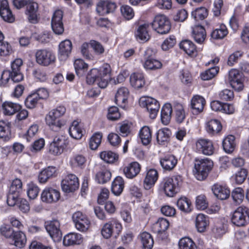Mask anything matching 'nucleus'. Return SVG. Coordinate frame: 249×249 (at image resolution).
Here are the masks:
<instances>
[{"label": "nucleus", "mask_w": 249, "mask_h": 249, "mask_svg": "<svg viewBox=\"0 0 249 249\" xmlns=\"http://www.w3.org/2000/svg\"><path fill=\"white\" fill-rule=\"evenodd\" d=\"M69 132L72 138L76 140L80 139L83 135L82 129L77 121L72 122L69 127Z\"/></svg>", "instance_id": "nucleus-32"}, {"label": "nucleus", "mask_w": 249, "mask_h": 249, "mask_svg": "<svg viewBox=\"0 0 249 249\" xmlns=\"http://www.w3.org/2000/svg\"><path fill=\"white\" fill-rule=\"evenodd\" d=\"M11 137L10 124L0 121V139L4 141H8Z\"/></svg>", "instance_id": "nucleus-44"}, {"label": "nucleus", "mask_w": 249, "mask_h": 249, "mask_svg": "<svg viewBox=\"0 0 249 249\" xmlns=\"http://www.w3.org/2000/svg\"><path fill=\"white\" fill-rule=\"evenodd\" d=\"M179 249H196V246L193 240L188 237L180 239L178 242Z\"/></svg>", "instance_id": "nucleus-49"}, {"label": "nucleus", "mask_w": 249, "mask_h": 249, "mask_svg": "<svg viewBox=\"0 0 249 249\" xmlns=\"http://www.w3.org/2000/svg\"><path fill=\"white\" fill-rule=\"evenodd\" d=\"M45 120L46 124L50 126L57 127L60 128L61 127V124L58 120V118L55 117L53 113L50 111L46 116Z\"/></svg>", "instance_id": "nucleus-56"}, {"label": "nucleus", "mask_w": 249, "mask_h": 249, "mask_svg": "<svg viewBox=\"0 0 249 249\" xmlns=\"http://www.w3.org/2000/svg\"><path fill=\"white\" fill-rule=\"evenodd\" d=\"M68 144V141L63 136L55 137L49 146L50 152L53 155L61 154Z\"/></svg>", "instance_id": "nucleus-10"}, {"label": "nucleus", "mask_w": 249, "mask_h": 249, "mask_svg": "<svg viewBox=\"0 0 249 249\" xmlns=\"http://www.w3.org/2000/svg\"><path fill=\"white\" fill-rule=\"evenodd\" d=\"M103 135L100 132L94 133L89 140V146L91 150H96L100 145Z\"/></svg>", "instance_id": "nucleus-50"}, {"label": "nucleus", "mask_w": 249, "mask_h": 249, "mask_svg": "<svg viewBox=\"0 0 249 249\" xmlns=\"http://www.w3.org/2000/svg\"><path fill=\"white\" fill-rule=\"evenodd\" d=\"M218 72V68L215 67H212L200 74L201 78L203 80H209L213 78Z\"/></svg>", "instance_id": "nucleus-59"}, {"label": "nucleus", "mask_w": 249, "mask_h": 249, "mask_svg": "<svg viewBox=\"0 0 249 249\" xmlns=\"http://www.w3.org/2000/svg\"><path fill=\"white\" fill-rule=\"evenodd\" d=\"M149 24L144 23L140 25L137 30L136 36L138 39L142 41H146L150 38V36L148 32Z\"/></svg>", "instance_id": "nucleus-34"}, {"label": "nucleus", "mask_w": 249, "mask_h": 249, "mask_svg": "<svg viewBox=\"0 0 249 249\" xmlns=\"http://www.w3.org/2000/svg\"><path fill=\"white\" fill-rule=\"evenodd\" d=\"M228 80L232 88L235 91L239 92L244 89V77L237 70L232 69L229 71Z\"/></svg>", "instance_id": "nucleus-8"}, {"label": "nucleus", "mask_w": 249, "mask_h": 249, "mask_svg": "<svg viewBox=\"0 0 249 249\" xmlns=\"http://www.w3.org/2000/svg\"><path fill=\"white\" fill-rule=\"evenodd\" d=\"M13 244L19 248H23L26 243V237L25 234L22 231H16L14 233L12 236Z\"/></svg>", "instance_id": "nucleus-45"}, {"label": "nucleus", "mask_w": 249, "mask_h": 249, "mask_svg": "<svg viewBox=\"0 0 249 249\" xmlns=\"http://www.w3.org/2000/svg\"><path fill=\"white\" fill-rule=\"evenodd\" d=\"M39 189L38 186L33 182H30L27 185V193L30 199H34L38 196Z\"/></svg>", "instance_id": "nucleus-60"}, {"label": "nucleus", "mask_w": 249, "mask_h": 249, "mask_svg": "<svg viewBox=\"0 0 249 249\" xmlns=\"http://www.w3.org/2000/svg\"><path fill=\"white\" fill-rule=\"evenodd\" d=\"M143 66L147 70H156L161 68L162 64L159 60L148 56L144 61Z\"/></svg>", "instance_id": "nucleus-43"}, {"label": "nucleus", "mask_w": 249, "mask_h": 249, "mask_svg": "<svg viewBox=\"0 0 249 249\" xmlns=\"http://www.w3.org/2000/svg\"><path fill=\"white\" fill-rule=\"evenodd\" d=\"M222 146L224 150L227 153H232L236 146L235 137L233 135H229L223 141Z\"/></svg>", "instance_id": "nucleus-40"}, {"label": "nucleus", "mask_w": 249, "mask_h": 249, "mask_svg": "<svg viewBox=\"0 0 249 249\" xmlns=\"http://www.w3.org/2000/svg\"><path fill=\"white\" fill-rule=\"evenodd\" d=\"M139 238L143 249H151L153 247L154 240L151 235L147 232L141 233Z\"/></svg>", "instance_id": "nucleus-38"}, {"label": "nucleus", "mask_w": 249, "mask_h": 249, "mask_svg": "<svg viewBox=\"0 0 249 249\" xmlns=\"http://www.w3.org/2000/svg\"><path fill=\"white\" fill-rule=\"evenodd\" d=\"M248 173V171L244 168H242L237 172L234 176L236 183L238 184L243 183L247 177Z\"/></svg>", "instance_id": "nucleus-64"}, {"label": "nucleus", "mask_w": 249, "mask_h": 249, "mask_svg": "<svg viewBox=\"0 0 249 249\" xmlns=\"http://www.w3.org/2000/svg\"><path fill=\"white\" fill-rule=\"evenodd\" d=\"M208 15V11L205 7H201L196 8L191 13V17L196 20H203Z\"/></svg>", "instance_id": "nucleus-54"}, {"label": "nucleus", "mask_w": 249, "mask_h": 249, "mask_svg": "<svg viewBox=\"0 0 249 249\" xmlns=\"http://www.w3.org/2000/svg\"><path fill=\"white\" fill-rule=\"evenodd\" d=\"M191 202L186 197H181L177 202L178 208L182 212L188 213L192 211Z\"/></svg>", "instance_id": "nucleus-46"}, {"label": "nucleus", "mask_w": 249, "mask_h": 249, "mask_svg": "<svg viewBox=\"0 0 249 249\" xmlns=\"http://www.w3.org/2000/svg\"><path fill=\"white\" fill-rule=\"evenodd\" d=\"M60 197L59 191L51 187H46L41 194V200L47 203H53L57 202Z\"/></svg>", "instance_id": "nucleus-11"}, {"label": "nucleus", "mask_w": 249, "mask_h": 249, "mask_svg": "<svg viewBox=\"0 0 249 249\" xmlns=\"http://www.w3.org/2000/svg\"><path fill=\"white\" fill-rule=\"evenodd\" d=\"M160 163L164 170L171 171L177 165L178 159L174 155L168 154L160 157Z\"/></svg>", "instance_id": "nucleus-17"}, {"label": "nucleus", "mask_w": 249, "mask_h": 249, "mask_svg": "<svg viewBox=\"0 0 249 249\" xmlns=\"http://www.w3.org/2000/svg\"><path fill=\"white\" fill-rule=\"evenodd\" d=\"M192 36L197 43H203L206 36L205 29L201 25L195 26L193 28Z\"/></svg>", "instance_id": "nucleus-29"}, {"label": "nucleus", "mask_w": 249, "mask_h": 249, "mask_svg": "<svg viewBox=\"0 0 249 249\" xmlns=\"http://www.w3.org/2000/svg\"><path fill=\"white\" fill-rule=\"evenodd\" d=\"M231 196L235 203L239 204L242 203L244 198V192L242 188H235L231 193Z\"/></svg>", "instance_id": "nucleus-55"}, {"label": "nucleus", "mask_w": 249, "mask_h": 249, "mask_svg": "<svg viewBox=\"0 0 249 249\" xmlns=\"http://www.w3.org/2000/svg\"><path fill=\"white\" fill-rule=\"evenodd\" d=\"M46 229L54 241H59L62 237V233L60 230V223L57 220L49 222L46 225Z\"/></svg>", "instance_id": "nucleus-15"}, {"label": "nucleus", "mask_w": 249, "mask_h": 249, "mask_svg": "<svg viewBox=\"0 0 249 249\" xmlns=\"http://www.w3.org/2000/svg\"><path fill=\"white\" fill-rule=\"evenodd\" d=\"M212 191L214 195L220 200L227 199L230 194V191L226 186L218 183H215L212 186Z\"/></svg>", "instance_id": "nucleus-21"}, {"label": "nucleus", "mask_w": 249, "mask_h": 249, "mask_svg": "<svg viewBox=\"0 0 249 249\" xmlns=\"http://www.w3.org/2000/svg\"><path fill=\"white\" fill-rule=\"evenodd\" d=\"M176 112V120L178 122L181 123L185 118V113L182 105L177 103L174 106Z\"/></svg>", "instance_id": "nucleus-63"}, {"label": "nucleus", "mask_w": 249, "mask_h": 249, "mask_svg": "<svg viewBox=\"0 0 249 249\" xmlns=\"http://www.w3.org/2000/svg\"><path fill=\"white\" fill-rule=\"evenodd\" d=\"M141 169V165L137 161H133L123 168V173L127 178L132 179L139 174Z\"/></svg>", "instance_id": "nucleus-18"}, {"label": "nucleus", "mask_w": 249, "mask_h": 249, "mask_svg": "<svg viewBox=\"0 0 249 249\" xmlns=\"http://www.w3.org/2000/svg\"><path fill=\"white\" fill-rule=\"evenodd\" d=\"M100 156L102 160L109 163L115 162L118 160L119 158L117 154L110 151L102 152Z\"/></svg>", "instance_id": "nucleus-48"}, {"label": "nucleus", "mask_w": 249, "mask_h": 249, "mask_svg": "<svg viewBox=\"0 0 249 249\" xmlns=\"http://www.w3.org/2000/svg\"><path fill=\"white\" fill-rule=\"evenodd\" d=\"M74 66L76 73L78 76L82 75L88 68V65L82 59H76L74 62Z\"/></svg>", "instance_id": "nucleus-53"}, {"label": "nucleus", "mask_w": 249, "mask_h": 249, "mask_svg": "<svg viewBox=\"0 0 249 249\" xmlns=\"http://www.w3.org/2000/svg\"><path fill=\"white\" fill-rule=\"evenodd\" d=\"M182 180V177L180 175L165 178L163 182V189L165 194L169 197L174 196L178 192L179 185Z\"/></svg>", "instance_id": "nucleus-3"}, {"label": "nucleus", "mask_w": 249, "mask_h": 249, "mask_svg": "<svg viewBox=\"0 0 249 249\" xmlns=\"http://www.w3.org/2000/svg\"><path fill=\"white\" fill-rule=\"evenodd\" d=\"M171 134V130L167 127L160 129L156 134L157 143L160 145H167L170 141Z\"/></svg>", "instance_id": "nucleus-23"}, {"label": "nucleus", "mask_w": 249, "mask_h": 249, "mask_svg": "<svg viewBox=\"0 0 249 249\" xmlns=\"http://www.w3.org/2000/svg\"><path fill=\"white\" fill-rule=\"evenodd\" d=\"M196 150L205 155H212L214 148L212 142L208 139H200L196 142Z\"/></svg>", "instance_id": "nucleus-14"}, {"label": "nucleus", "mask_w": 249, "mask_h": 249, "mask_svg": "<svg viewBox=\"0 0 249 249\" xmlns=\"http://www.w3.org/2000/svg\"><path fill=\"white\" fill-rule=\"evenodd\" d=\"M21 108L20 104L12 102L6 101L2 104L3 113L6 115H13Z\"/></svg>", "instance_id": "nucleus-28"}, {"label": "nucleus", "mask_w": 249, "mask_h": 249, "mask_svg": "<svg viewBox=\"0 0 249 249\" xmlns=\"http://www.w3.org/2000/svg\"><path fill=\"white\" fill-rule=\"evenodd\" d=\"M129 93L128 89L125 87L119 89L115 95L116 104L123 108H125Z\"/></svg>", "instance_id": "nucleus-24"}, {"label": "nucleus", "mask_w": 249, "mask_h": 249, "mask_svg": "<svg viewBox=\"0 0 249 249\" xmlns=\"http://www.w3.org/2000/svg\"><path fill=\"white\" fill-rule=\"evenodd\" d=\"M72 219L76 229L81 232H86L89 228L90 222L88 216L80 211L73 213Z\"/></svg>", "instance_id": "nucleus-7"}, {"label": "nucleus", "mask_w": 249, "mask_h": 249, "mask_svg": "<svg viewBox=\"0 0 249 249\" xmlns=\"http://www.w3.org/2000/svg\"><path fill=\"white\" fill-rule=\"evenodd\" d=\"M36 62L42 66H48L55 62V55L46 49L37 50L35 54Z\"/></svg>", "instance_id": "nucleus-9"}, {"label": "nucleus", "mask_w": 249, "mask_h": 249, "mask_svg": "<svg viewBox=\"0 0 249 249\" xmlns=\"http://www.w3.org/2000/svg\"><path fill=\"white\" fill-rule=\"evenodd\" d=\"M111 172L106 168L101 169L95 175V180L99 184H104L110 180Z\"/></svg>", "instance_id": "nucleus-41"}, {"label": "nucleus", "mask_w": 249, "mask_h": 249, "mask_svg": "<svg viewBox=\"0 0 249 249\" xmlns=\"http://www.w3.org/2000/svg\"><path fill=\"white\" fill-rule=\"evenodd\" d=\"M130 82L135 89H139L145 85L144 76L141 73H134L130 77Z\"/></svg>", "instance_id": "nucleus-31"}, {"label": "nucleus", "mask_w": 249, "mask_h": 249, "mask_svg": "<svg viewBox=\"0 0 249 249\" xmlns=\"http://www.w3.org/2000/svg\"><path fill=\"white\" fill-rule=\"evenodd\" d=\"M228 33L226 26L221 24L215 28L211 33V37L214 39H221L225 37Z\"/></svg>", "instance_id": "nucleus-42"}, {"label": "nucleus", "mask_w": 249, "mask_h": 249, "mask_svg": "<svg viewBox=\"0 0 249 249\" xmlns=\"http://www.w3.org/2000/svg\"><path fill=\"white\" fill-rule=\"evenodd\" d=\"M206 101L205 99L198 95H194L191 100V107L194 114L201 112L204 108Z\"/></svg>", "instance_id": "nucleus-20"}, {"label": "nucleus", "mask_w": 249, "mask_h": 249, "mask_svg": "<svg viewBox=\"0 0 249 249\" xmlns=\"http://www.w3.org/2000/svg\"><path fill=\"white\" fill-rule=\"evenodd\" d=\"M23 61L21 58H16L11 63V70H9L12 75V80L15 82H19L23 79L21 72Z\"/></svg>", "instance_id": "nucleus-13"}, {"label": "nucleus", "mask_w": 249, "mask_h": 249, "mask_svg": "<svg viewBox=\"0 0 249 249\" xmlns=\"http://www.w3.org/2000/svg\"><path fill=\"white\" fill-rule=\"evenodd\" d=\"M231 220L237 226H245L249 222V208L243 205L238 207L234 211Z\"/></svg>", "instance_id": "nucleus-5"}, {"label": "nucleus", "mask_w": 249, "mask_h": 249, "mask_svg": "<svg viewBox=\"0 0 249 249\" xmlns=\"http://www.w3.org/2000/svg\"><path fill=\"white\" fill-rule=\"evenodd\" d=\"M209 225V217L202 213L197 214L195 219V226L198 231L204 232Z\"/></svg>", "instance_id": "nucleus-25"}, {"label": "nucleus", "mask_w": 249, "mask_h": 249, "mask_svg": "<svg viewBox=\"0 0 249 249\" xmlns=\"http://www.w3.org/2000/svg\"><path fill=\"white\" fill-rule=\"evenodd\" d=\"M39 101L36 95L34 93L29 95L25 100V105L28 108H34L35 107Z\"/></svg>", "instance_id": "nucleus-61"}, {"label": "nucleus", "mask_w": 249, "mask_h": 249, "mask_svg": "<svg viewBox=\"0 0 249 249\" xmlns=\"http://www.w3.org/2000/svg\"><path fill=\"white\" fill-rule=\"evenodd\" d=\"M179 48L189 55H196V49L195 45L189 40H184L179 43Z\"/></svg>", "instance_id": "nucleus-35"}, {"label": "nucleus", "mask_w": 249, "mask_h": 249, "mask_svg": "<svg viewBox=\"0 0 249 249\" xmlns=\"http://www.w3.org/2000/svg\"><path fill=\"white\" fill-rule=\"evenodd\" d=\"M227 225L223 221H218L214 223L212 231L216 236L223 235L226 230Z\"/></svg>", "instance_id": "nucleus-52"}, {"label": "nucleus", "mask_w": 249, "mask_h": 249, "mask_svg": "<svg viewBox=\"0 0 249 249\" xmlns=\"http://www.w3.org/2000/svg\"><path fill=\"white\" fill-rule=\"evenodd\" d=\"M131 123L123 122L118 124L117 132L123 137L127 136L131 132Z\"/></svg>", "instance_id": "nucleus-51"}, {"label": "nucleus", "mask_w": 249, "mask_h": 249, "mask_svg": "<svg viewBox=\"0 0 249 249\" xmlns=\"http://www.w3.org/2000/svg\"><path fill=\"white\" fill-rule=\"evenodd\" d=\"M81 242V235L78 233H70L65 235L63 238V244L67 246L80 244Z\"/></svg>", "instance_id": "nucleus-37"}, {"label": "nucleus", "mask_w": 249, "mask_h": 249, "mask_svg": "<svg viewBox=\"0 0 249 249\" xmlns=\"http://www.w3.org/2000/svg\"><path fill=\"white\" fill-rule=\"evenodd\" d=\"M208 203L206 197L204 195H200L196 196V206L200 210H204L207 208Z\"/></svg>", "instance_id": "nucleus-62"}, {"label": "nucleus", "mask_w": 249, "mask_h": 249, "mask_svg": "<svg viewBox=\"0 0 249 249\" xmlns=\"http://www.w3.org/2000/svg\"><path fill=\"white\" fill-rule=\"evenodd\" d=\"M72 49V43L70 40L62 41L59 45L58 57L61 61L66 60L69 57Z\"/></svg>", "instance_id": "nucleus-19"}, {"label": "nucleus", "mask_w": 249, "mask_h": 249, "mask_svg": "<svg viewBox=\"0 0 249 249\" xmlns=\"http://www.w3.org/2000/svg\"><path fill=\"white\" fill-rule=\"evenodd\" d=\"M158 178V173L156 170L150 169L146 174L143 180V186L146 190L151 189L155 184Z\"/></svg>", "instance_id": "nucleus-22"}, {"label": "nucleus", "mask_w": 249, "mask_h": 249, "mask_svg": "<svg viewBox=\"0 0 249 249\" xmlns=\"http://www.w3.org/2000/svg\"><path fill=\"white\" fill-rule=\"evenodd\" d=\"M139 102L141 106L146 108L151 118L156 117L160 107V104L157 100L150 97H142L140 98Z\"/></svg>", "instance_id": "nucleus-6"}, {"label": "nucleus", "mask_w": 249, "mask_h": 249, "mask_svg": "<svg viewBox=\"0 0 249 249\" xmlns=\"http://www.w3.org/2000/svg\"><path fill=\"white\" fill-rule=\"evenodd\" d=\"M56 168L49 166L42 170L38 175V180L41 183H46L50 178L56 176Z\"/></svg>", "instance_id": "nucleus-27"}, {"label": "nucleus", "mask_w": 249, "mask_h": 249, "mask_svg": "<svg viewBox=\"0 0 249 249\" xmlns=\"http://www.w3.org/2000/svg\"><path fill=\"white\" fill-rule=\"evenodd\" d=\"M111 68L108 64H104L99 68L92 69L88 74L87 82L89 84L96 82L98 86L104 89L110 79Z\"/></svg>", "instance_id": "nucleus-1"}, {"label": "nucleus", "mask_w": 249, "mask_h": 249, "mask_svg": "<svg viewBox=\"0 0 249 249\" xmlns=\"http://www.w3.org/2000/svg\"><path fill=\"white\" fill-rule=\"evenodd\" d=\"M116 8V5L114 2L101 0L97 3L96 10L98 15L105 16L113 12Z\"/></svg>", "instance_id": "nucleus-16"}, {"label": "nucleus", "mask_w": 249, "mask_h": 249, "mask_svg": "<svg viewBox=\"0 0 249 249\" xmlns=\"http://www.w3.org/2000/svg\"><path fill=\"white\" fill-rule=\"evenodd\" d=\"M10 192L20 194L22 191V182L21 180L16 178L12 180L9 189Z\"/></svg>", "instance_id": "nucleus-57"}, {"label": "nucleus", "mask_w": 249, "mask_h": 249, "mask_svg": "<svg viewBox=\"0 0 249 249\" xmlns=\"http://www.w3.org/2000/svg\"><path fill=\"white\" fill-rule=\"evenodd\" d=\"M222 128L220 122L217 119H211L206 124V131L212 135L218 134L221 130Z\"/></svg>", "instance_id": "nucleus-30"}, {"label": "nucleus", "mask_w": 249, "mask_h": 249, "mask_svg": "<svg viewBox=\"0 0 249 249\" xmlns=\"http://www.w3.org/2000/svg\"><path fill=\"white\" fill-rule=\"evenodd\" d=\"M169 226V221L165 218H160L154 225V230L156 232L161 233L167 230Z\"/></svg>", "instance_id": "nucleus-47"}, {"label": "nucleus", "mask_w": 249, "mask_h": 249, "mask_svg": "<svg viewBox=\"0 0 249 249\" xmlns=\"http://www.w3.org/2000/svg\"><path fill=\"white\" fill-rule=\"evenodd\" d=\"M151 24L152 29L161 35L168 33L171 29L170 22L168 18L163 15L155 16Z\"/></svg>", "instance_id": "nucleus-4"}, {"label": "nucleus", "mask_w": 249, "mask_h": 249, "mask_svg": "<svg viewBox=\"0 0 249 249\" xmlns=\"http://www.w3.org/2000/svg\"><path fill=\"white\" fill-rule=\"evenodd\" d=\"M38 4L33 1L29 2L26 7V14L28 19L31 23H35L37 22Z\"/></svg>", "instance_id": "nucleus-26"}, {"label": "nucleus", "mask_w": 249, "mask_h": 249, "mask_svg": "<svg viewBox=\"0 0 249 249\" xmlns=\"http://www.w3.org/2000/svg\"><path fill=\"white\" fill-rule=\"evenodd\" d=\"M78 187V178L73 174L68 175L61 181L62 189L66 193L73 192L77 189Z\"/></svg>", "instance_id": "nucleus-12"}, {"label": "nucleus", "mask_w": 249, "mask_h": 249, "mask_svg": "<svg viewBox=\"0 0 249 249\" xmlns=\"http://www.w3.org/2000/svg\"><path fill=\"white\" fill-rule=\"evenodd\" d=\"M172 113V107L170 103H166L161 110V120L163 124H168L170 122Z\"/></svg>", "instance_id": "nucleus-36"}, {"label": "nucleus", "mask_w": 249, "mask_h": 249, "mask_svg": "<svg viewBox=\"0 0 249 249\" xmlns=\"http://www.w3.org/2000/svg\"><path fill=\"white\" fill-rule=\"evenodd\" d=\"M0 40V56H6L13 53V49L10 44L6 41Z\"/></svg>", "instance_id": "nucleus-58"}, {"label": "nucleus", "mask_w": 249, "mask_h": 249, "mask_svg": "<svg viewBox=\"0 0 249 249\" xmlns=\"http://www.w3.org/2000/svg\"><path fill=\"white\" fill-rule=\"evenodd\" d=\"M139 135L143 145H146L151 142L152 132L149 127L147 126H143L140 129Z\"/></svg>", "instance_id": "nucleus-39"}, {"label": "nucleus", "mask_w": 249, "mask_h": 249, "mask_svg": "<svg viewBox=\"0 0 249 249\" xmlns=\"http://www.w3.org/2000/svg\"><path fill=\"white\" fill-rule=\"evenodd\" d=\"M124 188V180L120 176L116 177L112 182L111 191L117 196L120 195Z\"/></svg>", "instance_id": "nucleus-33"}, {"label": "nucleus", "mask_w": 249, "mask_h": 249, "mask_svg": "<svg viewBox=\"0 0 249 249\" xmlns=\"http://www.w3.org/2000/svg\"><path fill=\"white\" fill-rule=\"evenodd\" d=\"M213 166L212 160L208 159L196 160L193 173L198 180H203L208 176Z\"/></svg>", "instance_id": "nucleus-2"}]
</instances>
